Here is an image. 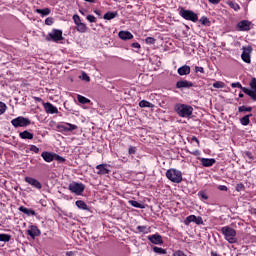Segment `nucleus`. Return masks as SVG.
<instances>
[{
  "label": "nucleus",
  "mask_w": 256,
  "mask_h": 256,
  "mask_svg": "<svg viewBox=\"0 0 256 256\" xmlns=\"http://www.w3.org/2000/svg\"><path fill=\"white\" fill-rule=\"evenodd\" d=\"M231 87L233 89H235V88L241 89V91H243V93H245L246 95H249V97H251L253 99V101H256V79L255 78H253L252 81L250 82L251 89H249L247 87H243V85H241V83H239V82L232 83Z\"/></svg>",
  "instance_id": "f257e3e1"
},
{
  "label": "nucleus",
  "mask_w": 256,
  "mask_h": 256,
  "mask_svg": "<svg viewBox=\"0 0 256 256\" xmlns=\"http://www.w3.org/2000/svg\"><path fill=\"white\" fill-rule=\"evenodd\" d=\"M221 233L224 235V239L228 241V243H237V232L235 229L225 226L221 228Z\"/></svg>",
  "instance_id": "f03ea898"
},
{
  "label": "nucleus",
  "mask_w": 256,
  "mask_h": 256,
  "mask_svg": "<svg viewBox=\"0 0 256 256\" xmlns=\"http://www.w3.org/2000/svg\"><path fill=\"white\" fill-rule=\"evenodd\" d=\"M175 111L179 117H191L193 115V108L187 104H176Z\"/></svg>",
  "instance_id": "7ed1b4c3"
},
{
  "label": "nucleus",
  "mask_w": 256,
  "mask_h": 256,
  "mask_svg": "<svg viewBox=\"0 0 256 256\" xmlns=\"http://www.w3.org/2000/svg\"><path fill=\"white\" fill-rule=\"evenodd\" d=\"M166 177L169 181H172V183H181V181H183V174L177 169H169L166 172Z\"/></svg>",
  "instance_id": "20e7f679"
},
{
  "label": "nucleus",
  "mask_w": 256,
  "mask_h": 256,
  "mask_svg": "<svg viewBox=\"0 0 256 256\" xmlns=\"http://www.w3.org/2000/svg\"><path fill=\"white\" fill-rule=\"evenodd\" d=\"M179 15H181L183 19H186V21H192L193 23H197V21H199V16H197V14L191 10L181 8Z\"/></svg>",
  "instance_id": "39448f33"
},
{
  "label": "nucleus",
  "mask_w": 256,
  "mask_h": 256,
  "mask_svg": "<svg viewBox=\"0 0 256 256\" xmlns=\"http://www.w3.org/2000/svg\"><path fill=\"white\" fill-rule=\"evenodd\" d=\"M63 39V31L59 29H52L46 36V41H53L54 43H59V41H63Z\"/></svg>",
  "instance_id": "423d86ee"
},
{
  "label": "nucleus",
  "mask_w": 256,
  "mask_h": 256,
  "mask_svg": "<svg viewBox=\"0 0 256 256\" xmlns=\"http://www.w3.org/2000/svg\"><path fill=\"white\" fill-rule=\"evenodd\" d=\"M11 124L13 127H29L31 125V120L29 118H25L23 116L14 118L11 120Z\"/></svg>",
  "instance_id": "0eeeda50"
},
{
  "label": "nucleus",
  "mask_w": 256,
  "mask_h": 256,
  "mask_svg": "<svg viewBox=\"0 0 256 256\" xmlns=\"http://www.w3.org/2000/svg\"><path fill=\"white\" fill-rule=\"evenodd\" d=\"M242 51L241 59L244 63H251V52L253 51V48L251 46H244Z\"/></svg>",
  "instance_id": "6e6552de"
},
{
  "label": "nucleus",
  "mask_w": 256,
  "mask_h": 256,
  "mask_svg": "<svg viewBox=\"0 0 256 256\" xmlns=\"http://www.w3.org/2000/svg\"><path fill=\"white\" fill-rule=\"evenodd\" d=\"M69 190L71 191V193H75L76 195H81V192L85 191V186H83V184L81 183L72 182L69 185Z\"/></svg>",
  "instance_id": "1a4fd4ad"
},
{
  "label": "nucleus",
  "mask_w": 256,
  "mask_h": 256,
  "mask_svg": "<svg viewBox=\"0 0 256 256\" xmlns=\"http://www.w3.org/2000/svg\"><path fill=\"white\" fill-rule=\"evenodd\" d=\"M96 169L98 175H107L108 173H111V166L108 164H100L96 166Z\"/></svg>",
  "instance_id": "9d476101"
},
{
  "label": "nucleus",
  "mask_w": 256,
  "mask_h": 256,
  "mask_svg": "<svg viewBox=\"0 0 256 256\" xmlns=\"http://www.w3.org/2000/svg\"><path fill=\"white\" fill-rule=\"evenodd\" d=\"M251 21L242 20L237 24L238 31H251Z\"/></svg>",
  "instance_id": "9b49d317"
},
{
  "label": "nucleus",
  "mask_w": 256,
  "mask_h": 256,
  "mask_svg": "<svg viewBox=\"0 0 256 256\" xmlns=\"http://www.w3.org/2000/svg\"><path fill=\"white\" fill-rule=\"evenodd\" d=\"M185 225H189V223H196V225H201L203 223V218L197 217L195 215H190L184 221Z\"/></svg>",
  "instance_id": "f8f14e48"
},
{
  "label": "nucleus",
  "mask_w": 256,
  "mask_h": 256,
  "mask_svg": "<svg viewBox=\"0 0 256 256\" xmlns=\"http://www.w3.org/2000/svg\"><path fill=\"white\" fill-rule=\"evenodd\" d=\"M44 109H45L46 113H48L50 115H55V114L59 113V109H57V107H55L50 102L44 103Z\"/></svg>",
  "instance_id": "ddd939ff"
},
{
  "label": "nucleus",
  "mask_w": 256,
  "mask_h": 256,
  "mask_svg": "<svg viewBox=\"0 0 256 256\" xmlns=\"http://www.w3.org/2000/svg\"><path fill=\"white\" fill-rule=\"evenodd\" d=\"M176 87L177 89H189L190 87H193V84L187 80H180L176 83Z\"/></svg>",
  "instance_id": "4468645a"
},
{
  "label": "nucleus",
  "mask_w": 256,
  "mask_h": 256,
  "mask_svg": "<svg viewBox=\"0 0 256 256\" xmlns=\"http://www.w3.org/2000/svg\"><path fill=\"white\" fill-rule=\"evenodd\" d=\"M27 233L32 239H35L36 237H39V235H41V231L38 230L36 226H30L27 230Z\"/></svg>",
  "instance_id": "2eb2a0df"
},
{
  "label": "nucleus",
  "mask_w": 256,
  "mask_h": 256,
  "mask_svg": "<svg viewBox=\"0 0 256 256\" xmlns=\"http://www.w3.org/2000/svg\"><path fill=\"white\" fill-rule=\"evenodd\" d=\"M118 37L123 41H129L130 39H133V34L129 31H120Z\"/></svg>",
  "instance_id": "dca6fc26"
},
{
  "label": "nucleus",
  "mask_w": 256,
  "mask_h": 256,
  "mask_svg": "<svg viewBox=\"0 0 256 256\" xmlns=\"http://www.w3.org/2000/svg\"><path fill=\"white\" fill-rule=\"evenodd\" d=\"M148 239L151 243H154V245H161V243H163V239L158 234L151 235Z\"/></svg>",
  "instance_id": "f3484780"
},
{
  "label": "nucleus",
  "mask_w": 256,
  "mask_h": 256,
  "mask_svg": "<svg viewBox=\"0 0 256 256\" xmlns=\"http://www.w3.org/2000/svg\"><path fill=\"white\" fill-rule=\"evenodd\" d=\"M25 181L26 183H29V185H32V187H35L36 189H41V183H39V181H37L36 179L31 177H26Z\"/></svg>",
  "instance_id": "a211bd4d"
},
{
  "label": "nucleus",
  "mask_w": 256,
  "mask_h": 256,
  "mask_svg": "<svg viewBox=\"0 0 256 256\" xmlns=\"http://www.w3.org/2000/svg\"><path fill=\"white\" fill-rule=\"evenodd\" d=\"M177 73L178 75H181V76L189 75V73H191V67H189L188 65H184L178 68Z\"/></svg>",
  "instance_id": "6ab92c4d"
},
{
  "label": "nucleus",
  "mask_w": 256,
  "mask_h": 256,
  "mask_svg": "<svg viewBox=\"0 0 256 256\" xmlns=\"http://www.w3.org/2000/svg\"><path fill=\"white\" fill-rule=\"evenodd\" d=\"M200 161L204 167H212V165H215V159L213 158H201Z\"/></svg>",
  "instance_id": "aec40b11"
},
{
  "label": "nucleus",
  "mask_w": 256,
  "mask_h": 256,
  "mask_svg": "<svg viewBox=\"0 0 256 256\" xmlns=\"http://www.w3.org/2000/svg\"><path fill=\"white\" fill-rule=\"evenodd\" d=\"M42 158L46 163H51V161L55 160V154H51L49 152H43L42 153Z\"/></svg>",
  "instance_id": "412c9836"
},
{
  "label": "nucleus",
  "mask_w": 256,
  "mask_h": 256,
  "mask_svg": "<svg viewBox=\"0 0 256 256\" xmlns=\"http://www.w3.org/2000/svg\"><path fill=\"white\" fill-rule=\"evenodd\" d=\"M36 12L41 15V17H47V15H51V9L44 8V9H36Z\"/></svg>",
  "instance_id": "4be33fe9"
},
{
  "label": "nucleus",
  "mask_w": 256,
  "mask_h": 256,
  "mask_svg": "<svg viewBox=\"0 0 256 256\" xmlns=\"http://www.w3.org/2000/svg\"><path fill=\"white\" fill-rule=\"evenodd\" d=\"M76 31H78V33H87V25L80 22V24L76 25Z\"/></svg>",
  "instance_id": "5701e85b"
},
{
  "label": "nucleus",
  "mask_w": 256,
  "mask_h": 256,
  "mask_svg": "<svg viewBox=\"0 0 256 256\" xmlns=\"http://www.w3.org/2000/svg\"><path fill=\"white\" fill-rule=\"evenodd\" d=\"M139 107H141V108L148 107V109H153V107H155V105H153L151 102H149L147 100H142L139 102Z\"/></svg>",
  "instance_id": "b1692460"
},
{
  "label": "nucleus",
  "mask_w": 256,
  "mask_h": 256,
  "mask_svg": "<svg viewBox=\"0 0 256 256\" xmlns=\"http://www.w3.org/2000/svg\"><path fill=\"white\" fill-rule=\"evenodd\" d=\"M118 13L117 12H107L104 15V19H106L107 21H111V19H115V17H117Z\"/></svg>",
  "instance_id": "393cba45"
},
{
  "label": "nucleus",
  "mask_w": 256,
  "mask_h": 256,
  "mask_svg": "<svg viewBox=\"0 0 256 256\" xmlns=\"http://www.w3.org/2000/svg\"><path fill=\"white\" fill-rule=\"evenodd\" d=\"M77 99L82 105H87L88 103H91V100H89V98H86L82 95H77Z\"/></svg>",
  "instance_id": "a878e982"
},
{
  "label": "nucleus",
  "mask_w": 256,
  "mask_h": 256,
  "mask_svg": "<svg viewBox=\"0 0 256 256\" xmlns=\"http://www.w3.org/2000/svg\"><path fill=\"white\" fill-rule=\"evenodd\" d=\"M20 137L22 139H33V134H31L29 131L25 130L24 132L20 133Z\"/></svg>",
  "instance_id": "bb28decb"
},
{
  "label": "nucleus",
  "mask_w": 256,
  "mask_h": 256,
  "mask_svg": "<svg viewBox=\"0 0 256 256\" xmlns=\"http://www.w3.org/2000/svg\"><path fill=\"white\" fill-rule=\"evenodd\" d=\"M227 5H229V7H231V9H233L234 11H239V9H241V6L233 1L227 2Z\"/></svg>",
  "instance_id": "cd10ccee"
},
{
  "label": "nucleus",
  "mask_w": 256,
  "mask_h": 256,
  "mask_svg": "<svg viewBox=\"0 0 256 256\" xmlns=\"http://www.w3.org/2000/svg\"><path fill=\"white\" fill-rule=\"evenodd\" d=\"M249 117H253V114L246 115L240 119L242 125H249Z\"/></svg>",
  "instance_id": "c85d7f7f"
},
{
  "label": "nucleus",
  "mask_w": 256,
  "mask_h": 256,
  "mask_svg": "<svg viewBox=\"0 0 256 256\" xmlns=\"http://www.w3.org/2000/svg\"><path fill=\"white\" fill-rule=\"evenodd\" d=\"M129 205H132V207H136L137 209H143L144 206L143 204H140L139 202L135 201V200H130Z\"/></svg>",
  "instance_id": "c756f323"
},
{
  "label": "nucleus",
  "mask_w": 256,
  "mask_h": 256,
  "mask_svg": "<svg viewBox=\"0 0 256 256\" xmlns=\"http://www.w3.org/2000/svg\"><path fill=\"white\" fill-rule=\"evenodd\" d=\"M238 111L240 113H245V111L248 112V113H251V111H253V108L252 107H246V106H240L238 108Z\"/></svg>",
  "instance_id": "7c9ffc66"
},
{
  "label": "nucleus",
  "mask_w": 256,
  "mask_h": 256,
  "mask_svg": "<svg viewBox=\"0 0 256 256\" xmlns=\"http://www.w3.org/2000/svg\"><path fill=\"white\" fill-rule=\"evenodd\" d=\"M76 206L78 207V209L87 210V204H85V202L81 200L76 201Z\"/></svg>",
  "instance_id": "2f4dec72"
},
{
  "label": "nucleus",
  "mask_w": 256,
  "mask_h": 256,
  "mask_svg": "<svg viewBox=\"0 0 256 256\" xmlns=\"http://www.w3.org/2000/svg\"><path fill=\"white\" fill-rule=\"evenodd\" d=\"M212 85L214 89H223L225 87V83L221 81L214 82Z\"/></svg>",
  "instance_id": "473e14b6"
},
{
  "label": "nucleus",
  "mask_w": 256,
  "mask_h": 256,
  "mask_svg": "<svg viewBox=\"0 0 256 256\" xmlns=\"http://www.w3.org/2000/svg\"><path fill=\"white\" fill-rule=\"evenodd\" d=\"M20 211L26 215H35V211L27 209L25 207H20Z\"/></svg>",
  "instance_id": "72a5a7b5"
},
{
  "label": "nucleus",
  "mask_w": 256,
  "mask_h": 256,
  "mask_svg": "<svg viewBox=\"0 0 256 256\" xmlns=\"http://www.w3.org/2000/svg\"><path fill=\"white\" fill-rule=\"evenodd\" d=\"M154 253H159L160 255H165L167 252L165 249L160 248V247H154L153 248Z\"/></svg>",
  "instance_id": "f704fd0d"
},
{
  "label": "nucleus",
  "mask_w": 256,
  "mask_h": 256,
  "mask_svg": "<svg viewBox=\"0 0 256 256\" xmlns=\"http://www.w3.org/2000/svg\"><path fill=\"white\" fill-rule=\"evenodd\" d=\"M7 111V104L0 101V115H3Z\"/></svg>",
  "instance_id": "c9c22d12"
},
{
  "label": "nucleus",
  "mask_w": 256,
  "mask_h": 256,
  "mask_svg": "<svg viewBox=\"0 0 256 256\" xmlns=\"http://www.w3.org/2000/svg\"><path fill=\"white\" fill-rule=\"evenodd\" d=\"M11 236L7 235V234H0V241H4L5 243H7L8 241H10Z\"/></svg>",
  "instance_id": "e433bc0d"
},
{
  "label": "nucleus",
  "mask_w": 256,
  "mask_h": 256,
  "mask_svg": "<svg viewBox=\"0 0 256 256\" xmlns=\"http://www.w3.org/2000/svg\"><path fill=\"white\" fill-rule=\"evenodd\" d=\"M73 21H74V23H75L76 26L82 23V22H81V17H79V15H77V14H75V15L73 16Z\"/></svg>",
  "instance_id": "4c0bfd02"
},
{
  "label": "nucleus",
  "mask_w": 256,
  "mask_h": 256,
  "mask_svg": "<svg viewBox=\"0 0 256 256\" xmlns=\"http://www.w3.org/2000/svg\"><path fill=\"white\" fill-rule=\"evenodd\" d=\"M137 229L140 233H149V228L147 226H138Z\"/></svg>",
  "instance_id": "58836bf2"
},
{
  "label": "nucleus",
  "mask_w": 256,
  "mask_h": 256,
  "mask_svg": "<svg viewBox=\"0 0 256 256\" xmlns=\"http://www.w3.org/2000/svg\"><path fill=\"white\" fill-rule=\"evenodd\" d=\"M86 19L89 21V23H95V21H97V18L93 15H88Z\"/></svg>",
  "instance_id": "ea45409f"
},
{
  "label": "nucleus",
  "mask_w": 256,
  "mask_h": 256,
  "mask_svg": "<svg viewBox=\"0 0 256 256\" xmlns=\"http://www.w3.org/2000/svg\"><path fill=\"white\" fill-rule=\"evenodd\" d=\"M81 79L82 81H87V82L91 81V78L85 72L82 73Z\"/></svg>",
  "instance_id": "a19ab883"
},
{
  "label": "nucleus",
  "mask_w": 256,
  "mask_h": 256,
  "mask_svg": "<svg viewBox=\"0 0 256 256\" xmlns=\"http://www.w3.org/2000/svg\"><path fill=\"white\" fill-rule=\"evenodd\" d=\"M145 41H146V43H147L148 45H153V44L155 43V38H153V37H147V38L145 39Z\"/></svg>",
  "instance_id": "79ce46f5"
},
{
  "label": "nucleus",
  "mask_w": 256,
  "mask_h": 256,
  "mask_svg": "<svg viewBox=\"0 0 256 256\" xmlns=\"http://www.w3.org/2000/svg\"><path fill=\"white\" fill-rule=\"evenodd\" d=\"M53 23H54L53 17L46 18L45 25L51 26V25H53Z\"/></svg>",
  "instance_id": "37998d69"
},
{
  "label": "nucleus",
  "mask_w": 256,
  "mask_h": 256,
  "mask_svg": "<svg viewBox=\"0 0 256 256\" xmlns=\"http://www.w3.org/2000/svg\"><path fill=\"white\" fill-rule=\"evenodd\" d=\"M195 72L196 73H205V69L201 66H196L195 67Z\"/></svg>",
  "instance_id": "c03bdc74"
},
{
  "label": "nucleus",
  "mask_w": 256,
  "mask_h": 256,
  "mask_svg": "<svg viewBox=\"0 0 256 256\" xmlns=\"http://www.w3.org/2000/svg\"><path fill=\"white\" fill-rule=\"evenodd\" d=\"M200 23H201L202 25H207V23H209V19H208L207 17H202V18L200 19Z\"/></svg>",
  "instance_id": "a18cd8bd"
},
{
  "label": "nucleus",
  "mask_w": 256,
  "mask_h": 256,
  "mask_svg": "<svg viewBox=\"0 0 256 256\" xmlns=\"http://www.w3.org/2000/svg\"><path fill=\"white\" fill-rule=\"evenodd\" d=\"M244 157H247V159L251 161L253 159V154H251V152H245Z\"/></svg>",
  "instance_id": "49530a36"
},
{
  "label": "nucleus",
  "mask_w": 256,
  "mask_h": 256,
  "mask_svg": "<svg viewBox=\"0 0 256 256\" xmlns=\"http://www.w3.org/2000/svg\"><path fill=\"white\" fill-rule=\"evenodd\" d=\"M131 47H133V49H141V44H139L138 42H134L132 43Z\"/></svg>",
  "instance_id": "de8ad7c7"
},
{
  "label": "nucleus",
  "mask_w": 256,
  "mask_h": 256,
  "mask_svg": "<svg viewBox=\"0 0 256 256\" xmlns=\"http://www.w3.org/2000/svg\"><path fill=\"white\" fill-rule=\"evenodd\" d=\"M209 3H211L212 5H219V3H221V0H208Z\"/></svg>",
  "instance_id": "09e8293b"
},
{
  "label": "nucleus",
  "mask_w": 256,
  "mask_h": 256,
  "mask_svg": "<svg viewBox=\"0 0 256 256\" xmlns=\"http://www.w3.org/2000/svg\"><path fill=\"white\" fill-rule=\"evenodd\" d=\"M30 151H33L34 153H37L39 151V149L37 148V146H31Z\"/></svg>",
  "instance_id": "8fccbe9b"
},
{
  "label": "nucleus",
  "mask_w": 256,
  "mask_h": 256,
  "mask_svg": "<svg viewBox=\"0 0 256 256\" xmlns=\"http://www.w3.org/2000/svg\"><path fill=\"white\" fill-rule=\"evenodd\" d=\"M54 159L56 160V161H65V159H63V158H61V156H57V155H55L54 154Z\"/></svg>",
  "instance_id": "3c124183"
},
{
  "label": "nucleus",
  "mask_w": 256,
  "mask_h": 256,
  "mask_svg": "<svg viewBox=\"0 0 256 256\" xmlns=\"http://www.w3.org/2000/svg\"><path fill=\"white\" fill-rule=\"evenodd\" d=\"M200 197L201 199H205V200L208 199L207 194H205V192H200Z\"/></svg>",
  "instance_id": "603ef678"
},
{
  "label": "nucleus",
  "mask_w": 256,
  "mask_h": 256,
  "mask_svg": "<svg viewBox=\"0 0 256 256\" xmlns=\"http://www.w3.org/2000/svg\"><path fill=\"white\" fill-rule=\"evenodd\" d=\"M129 155H135V148L133 147L129 148Z\"/></svg>",
  "instance_id": "864d4df0"
},
{
  "label": "nucleus",
  "mask_w": 256,
  "mask_h": 256,
  "mask_svg": "<svg viewBox=\"0 0 256 256\" xmlns=\"http://www.w3.org/2000/svg\"><path fill=\"white\" fill-rule=\"evenodd\" d=\"M174 256H186V255L181 251H177L176 253H174Z\"/></svg>",
  "instance_id": "5fc2aeb1"
},
{
  "label": "nucleus",
  "mask_w": 256,
  "mask_h": 256,
  "mask_svg": "<svg viewBox=\"0 0 256 256\" xmlns=\"http://www.w3.org/2000/svg\"><path fill=\"white\" fill-rule=\"evenodd\" d=\"M192 143H196L197 145H199V139H197V137H193Z\"/></svg>",
  "instance_id": "6e6d98bb"
},
{
  "label": "nucleus",
  "mask_w": 256,
  "mask_h": 256,
  "mask_svg": "<svg viewBox=\"0 0 256 256\" xmlns=\"http://www.w3.org/2000/svg\"><path fill=\"white\" fill-rule=\"evenodd\" d=\"M192 155L199 156V155H201V152H200L199 150H194V151L192 152Z\"/></svg>",
  "instance_id": "4d7b16f0"
},
{
  "label": "nucleus",
  "mask_w": 256,
  "mask_h": 256,
  "mask_svg": "<svg viewBox=\"0 0 256 256\" xmlns=\"http://www.w3.org/2000/svg\"><path fill=\"white\" fill-rule=\"evenodd\" d=\"M220 191H227V186H219Z\"/></svg>",
  "instance_id": "13d9d810"
},
{
  "label": "nucleus",
  "mask_w": 256,
  "mask_h": 256,
  "mask_svg": "<svg viewBox=\"0 0 256 256\" xmlns=\"http://www.w3.org/2000/svg\"><path fill=\"white\" fill-rule=\"evenodd\" d=\"M87 3H95V0H85Z\"/></svg>",
  "instance_id": "bf43d9fd"
},
{
  "label": "nucleus",
  "mask_w": 256,
  "mask_h": 256,
  "mask_svg": "<svg viewBox=\"0 0 256 256\" xmlns=\"http://www.w3.org/2000/svg\"><path fill=\"white\" fill-rule=\"evenodd\" d=\"M68 256H73V252H67Z\"/></svg>",
  "instance_id": "052dcab7"
},
{
  "label": "nucleus",
  "mask_w": 256,
  "mask_h": 256,
  "mask_svg": "<svg viewBox=\"0 0 256 256\" xmlns=\"http://www.w3.org/2000/svg\"><path fill=\"white\" fill-rule=\"evenodd\" d=\"M239 97H240V99H242V97H244L243 93H240Z\"/></svg>",
  "instance_id": "680f3d73"
},
{
  "label": "nucleus",
  "mask_w": 256,
  "mask_h": 256,
  "mask_svg": "<svg viewBox=\"0 0 256 256\" xmlns=\"http://www.w3.org/2000/svg\"><path fill=\"white\" fill-rule=\"evenodd\" d=\"M79 13H81L82 15H85V13L83 12V10H79Z\"/></svg>",
  "instance_id": "e2e57ef3"
},
{
  "label": "nucleus",
  "mask_w": 256,
  "mask_h": 256,
  "mask_svg": "<svg viewBox=\"0 0 256 256\" xmlns=\"http://www.w3.org/2000/svg\"><path fill=\"white\" fill-rule=\"evenodd\" d=\"M212 256H217V254L215 252H212Z\"/></svg>",
  "instance_id": "0e129e2a"
}]
</instances>
